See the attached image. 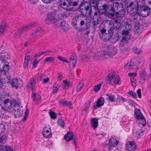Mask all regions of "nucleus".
Instances as JSON below:
<instances>
[{
  "label": "nucleus",
  "instance_id": "f257e3e1",
  "mask_svg": "<svg viewBox=\"0 0 151 151\" xmlns=\"http://www.w3.org/2000/svg\"><path fill=\"white\" fill-rule=\"evenodd\" d=\"M22 107L18 101L14 99H12L10 101V111L15 118L22 116L23 111Z\"/></svg>",
  "mask_w": 151,
  "mask_h": 151
},
{
  "label": "nucleus",
  "instance_id": "f03ea898",
  "mask_svg": "<svg viewBox=\"0 0 151 151\" xmlns=\"http://www.w3.org/2000/svg\"><path fill=\"white\" fill-rule=\"evenodd\" d=\"M112 4H109L108 5V12L106 14L111 19H114L116 18L115 14L116 11L120 8V6L123 5L122 2L119 3L118 1L120 0H109Z\"/></svg>",
  "mask_w": 151,
  "mask_h": 151
},
{
  "label": "nucleus",
  "instance_id": "7ed1b4c3",
  "mask_svg": "<svg viewBox=\"0 0 151 151\" xmlns=\"http://www.w3.org/2000/svg\"><path fill=\"white\" fill-rule=\"evenodd\" d=\"M9 63L5 60H2V65L3 69H1L0 67V79L5 75L8 76L9 70Z\"/></svg>",
  "mask_w": 151,
  "mask_h": 151
},
{
  "label": "nucleus",
  "instance_id": "20e7f679",
  "mask_svg": "<svg viewBox=\"0 0 151 151\" xmlns=\"http://www.w3.org/2000/svg\"><path fill=\"white\" fill-rule=\"evenodd\" d=\"M137 12L140 16L146 17L150 14V9L146 6H140L137 8Z\"/></svg>",
  "mask_w": 151,
  "mask_h": 151
},
{
  "label": "nucleus",
  "instance_id": "39448f33",
  "mask_svg": "<svg viewBox=\"0 0 151 151\" xmlns=\"http://www.w3.org/2000/svg\"><path fill=\"white\" fill-rule=\"evenodd\" d=\"M134 114L136 116V119H138L137 122L142 125L143 126H144L146 123V120L144 116L138 109H135Z\"/></svg>",
  "mask_w": 151,
  "mask_h": 151
},
{
  "label": "nucleus",
  "instance_id": "423d86ee",
  "mask_svg": "<svg viewBox=\"0 0 151 151\" xmlns=\"http://www.w3.org/2000/svg\"><path fill=\"white\" fill-rule=\"evenodd\" d=\"M108 80L110 84L112 86L116 84H120V79L117 77L115 73H112L108 76Z\"/></svg>",
  "mask_w": 151,
  "mask_h": 151
},
{
  "label": "nucleus",
  "instance_id": "0eeeda50",
  "mask_svg": "<svg viewBox=\"0 0 151 151\" xmlns=\"http://www.w3.org/2000/svg\"><path fill=\"white\" fill-rule=\"evenodd\" d=\"M75 19L78 23L80 22V25L81 27H83V26L84 24H85L84 25L85 27L83 28L85 29H88L90 25V21H89L88 22L87 21L85 22L83 19V17L81 16H78L76 17Z\"/></svg>",
  "mask_w": 151,
  "mask_h": 151
},
{
  "label": "nucleus",
  "instance_id": "6e6552de",
  "mask_svg": "<svg viewBox=\"0 0 151 151\" xmlns=\"http://www.w3.org/2000/svg\"><path fill=\"white\" fill-rule=\"evenodd\" d=\"M56 14L55 13H52L48 14L46 17L45 22L46 24H50L55 23L57 22Z\"/></svg>",
  "mask_w": 151,
  "mask_h": 151
},
{
  "label": "nucleus",
  "instance_id": "1a4fd4ad",
  "mask_svg": "<svg viewBox=\"0 0 151 151\" xmlns=\"http://www.w3.org/2000/svg\"><path fill=\"white\" fill-rule=\"evenodd\" d=\"M22 81L20 79H18L17 77L12 79L11 81L10 82V84L12 86L16 89L22 87Z\"/></svg>",
  "mask_w": 151,
  "mask_h": 151
},
{
  "label": "nucleus",
  "instance_id": "9d476101",
  "mask_svg": "<svg viewBox=\"0 0 151 151\" xmlns=\"http://www.w3.org/2000/svg\"><path fill=\"white\" fill-rule=\"evenodd\" d=\"M43 136L46 138H50L52 136L50 127L49 125H46L43 129L42 132Z\"/></svg>",
  "mask_w": 151,
  "mask_h": 151
},
{
  "label": "nucleus",
  "instance_id": "9b49d317",
  "mask_svg": "<svg viewBox=\"0 0 151 151\" xmlns=\"http://www.w3.org/2000/svg\"><path fill=\"white\" fill-rule=\"evenodd\" d=\"M106 53L105 51H103L101 52H97L94 53L93 55V58L94 60H97L98 59H101L103 58H106V57L105 56Z\"/></svg>",
  "mask_w": 151,
  "mask_h": 151
},
{
  "label": "nucleus",
  "instance_id": "f8f14e48",
  "mask_svg": "<svg viewBox=\"0 0 151 151\" xmlns=\"http://www.w3.org/2000/svg\"><path fill=\"white\" fill-rule=\"evenodd\" d=\"M106 53L105 54V56L107 57L108 55H109L112 56L117 53V50L115 47L110 46L108 47V50L106 51Z\"/></svg>",
  "mask_w": 151,
  "mask_h": 151
},
{
  "label": "nucleus",
  "instance_id": "ddd939ff",
  "mask_svg": "<svg viewBox=\"0 0 151 151\" xmlns=\"http://www.w3.org/2000/svg\"><path fill=\"white\" fill-rule=\"evenodd\" d=\"M3 101V102H1L0 104L2 109L6 112H9V99H6Z\"/></svg>",
  "mask_w": 151,
  "mask_h": 151
},
{
  "label": "nucleus",
  "instance_id": "4468645a",
  "mask_svg": "<svg viewBox=\"0 0 151 151\" xmlns=\"http://www.w3.org/2000/svg\"><path fill=\"white\" fill-rule=\"evenodd\" d=\"M137 149V145L134 142H129L126 144L127 151H135Z\"/></svg>",
  "mask_w": 151,
  "mask_h": 151
},
{
  "label": "nucleus",
  "instance_id": "2eb2a0df",
  "mask_svg": "<svg viewBox=\"0 0 151 151\" xmlns=\"http://www.w3.org/2000/svg\"><path fill=\"white\" fill-rule=\"evenodd\" d=\"M32 97L33 101L36 103L39 104L41 103V97L36 93L35 90H32Z\"/></svg>",
  "mask_w": 151,
  "mask_h": 151
},
{
  "label": "nucleus",
  "instance_id": "dca6fc26",
  "mask_svg": "<svg viewBox=\"0 0 151 151\" xmlns=\"http://www.w3.org/2000/svg\"><path fill=\"white\" fill-rule=\"evenodd\" d=\"M119 9V11L115 13L116 17H122L125 16V14L126 13L125 10L124 8V5L123 4L122 6H120Z\"/></svg>",
  "mask_w": 151,
  "mask_h": 151
},
{
  "label": "nucleus",
  "instance_id": "f3484780",
  "mask_svg": "<svg viewBox=\"0 0 151 151\" xmlns=\"http://www.w3.org/2000/svg\"><path fill=\"white\" fill-rule=\"evenodd\" d=\"M103 25L101 24L99 25V35L100 38L104 40L106 39L105 35H106V29L104 28H102Z\"/></svg>",
  "mask_w": 151,
  "mask_h": 151
},
{
  "label": "nucleus",
  "instance_id": "a211bd4d",
  "mask_svg": "<svg viewBox=\"0 0 151 151\" xmlns=\"http://www.w3.org/2000/svg\"><path fill=\"white\" fill-rule=\"evenodd\" d=\"M109 24L111 25L113 24V28L116 30L121 29L122 27V25L120 22H118L117 19L114 20L113 22L110 21L109 23Z\"/></svg>",
  "mask_w": 151,
  "mask_h": 151
},
{
  "label": "nucleus",
  "instance_id": "6ab92c4d",
  "mask_svg": "<svg viewBox=\"0 0 151 151\" xmlns=\"http://www.w3.org/2000/svg\"><path fill=\"white\" fill-rule=\"evenodd\" d=\"M104 100L103 98L101 97L95 103L93 106V108L96 109L103 105L104 104Z\"/></svg>",
  "mask_w": 151,
  "mask_h": 151
},
{
  "label": "nucleus",
  "instance_id": "aec40b11",
  "mask_svg": "<svg viewBox=\"0 0 151 151\" xmlns=\"http://www.w3.org/2000/svg\"><path fill=\"white\" fill-rule=\"evenodd\" d=\"M76 56H71L68 61L69 67L73 68L76 65Z\"/></svg>",
  "mask_w": 151,
  "mask_h": 151
},
{
  "label": "nucleus",
  "instance_id": "412c9836",
  "mask_svg": "<svg viewBox=\"0 0 151 151\" xmlns=\"http://www.w3.org/2000/svg\"><path fill=\"white\" fill-rule=\"evenodd\" d=\"M139 76L140 78L141 82L144 83L146 80L145 78L147 76V74L145 70L140 71L139 73Z\"/></svg>",
  "mask_w": 151,
  "mask_h": 151
},
{
  "label": "nucleus",
  "instance_id": "4be33fe9",
  "mask_svg": "<svg viewBox=\"0 0 151 151\" xmlns=\"http://www.w3.org/2000/svg\"><path fill=\"white\" fill-rule=\"evenodd\" d=\"M109 145L113 147H116L117 146L118 142L117 141L115 136H112L109 139Z\"/></svg>",
  "mask_w": 151,
  "mask_h": 151
},
{
  "label": "nucleus",
  "instance_id": "5701e85b",
  "mask_svg": "<svg viewBox=\"0 0 151 151\" xmlns=\"http://www.w3.org/2000/svg\"><path fill=\"white\" fill-rule=\"evenodd\" d=\"M130 0H124V3L125 5H127V8L129 9H130L132 11L134 9L135 6L133 2H130L129 4L128 3L130 2Z\"/></svg>",
  "mask_w": 151,
  "mask_h": 151
},
{
  "label": "nucleus",
  "instance_id": "b1692460",
  "mask_svg": "<svg viewBox=\"0 0 151 151\" xmlns=\"http://www.w3.org/2000/svg\"><path fill=\"white\" fill-rule=\"evenodd\" d=\"M59 103L61 105L67 106L70 109L72 108V103L70 101L62 100L59 101Z\"/></svg>",
  "mask_w": 151,
  "mask_h": 151
},
{
  "label": "nucleus",
  "instance_id": "393cba45",
  "mask_svg": "<svg viewBox=\"0 0 151 151\" xmlns=\"http://www.w3.org/2000/svg\"><path fill=\"white\" fill-rule=\"evenodd\" d=\"M74 136L73 135V133L70 131L68 132L64 136L65 139L67 142H68L70 140H72V139H74Z\"/></svg>",
  "mask_w": 151,
  "mask_h": 151
},
{
  "label": "nucleus",
  "instance_id": "a878e982",
  "mask_svg": "<svg viewBox=\"0 0 151 151\" xmlns=\"http://www.w3.org/2000/svg\"><path fill=\"white\" fill-rule=\"evenodd\" d=\"M85 10L86 11V12L88 13V14L90 17H91L92 15H93V13L91 8V5L90 4H89L85 8Z\"/></svg>",
  "mask_w": 151,
  "mask_h": 151
},
{
  "label": "nucleus",
  "instance_id": "bb28decb",
  "mask_svg": "<svg viewBox=\"0 0 151 151\" xmlns=\"http://www.w3.org/2000/svg\"><path fill=\"white\" fill-rule=\"evenodd\" d=\"M36 82L33 78H31L27 85V87L28 88H32V90L34 89V87L36 84Z\"/></svg>",
  "mask_w": 151,
  "mask_h": 151
},
{
  "label": "nucleus",
  "instance_id": "cd10ccee",
  "mask_svg": "<svg viewBox=\"0 0 151 151\" xmlns=\"http://www.w3.org/2000/svg\"><path fill=\"white\" fill-rule=\"evenodd\" d=\"M98 118H93L91 120V127L94 129H96L98 126Z\"/></svg>",
  "mask_w": 151,
  "mask_h": 151
},
{
  "label": "nucleus",
  "instance_id": "c85d7f7f",
  "mask_svg": "<svg viewBox=\"0 0 151 151\" xmlns=\"http://www.w3.org/2000/svg\"><path fill=\"white\" fill-rule=\"evenodd\" d=\"M30 57L29 55L26 54L24 59V68L25 69H27L29 64V62L30 60Z\"/></svg>",
  "mask_w": 151,
  "mask_h": 151
},
{
  "label": "nucleus",
  "instance_id": "c756f323",
  "mask_svg": "<svg viewBox=\"0 0 151 151\" xmlns=\"http://www.w3.org/2000/svg\"><path fill=\"white\" fill-rule=\"evenodd\" d=\"M91 18L94 20L99 21L100 19V12L97 11L94 12L93 14L92 15Z\"/></svg>",
  "mask_w": 151,
  "mask_h": 151
},
{
  "label": "nucleus",
  "instance_id": "7c9ffc66",
  "mask_svg": "<svg viewBox=\"0 0 151 151\" xmlns=\"http://www.w3.org/2000/svg\"><path fill=\"white\" fill-rule=\"evenodd\" d=\"M106 95L107 96L106 99L113 102L115 101L116 97L115 95L111 94H106Z\"/></svg>",
  "mask_w": 151,
  "mask_h": 151
},
{
  "label": "nucleus",
  "instance_id": "2f4dec72",
  "mask_svg": "<svg viewBox=\"0 0 151 151\" xmlns=\"http://www.w3.org/2000/svg\"><path fill=\"white\" fill-rule=\"evenodd\" d=\"M63 88L66 89L68 88L71 86L72 83L66 80H63Z\"/></svg>",
  "mask_w": 151,
  "mask_h": 151
},
{
  "label": "nucleus",
  "instance_id": "473e14b6",
  "mask_svg": "<svg viewBox=\"0 0 151 151\" xmlns=\"http://www.w3.org/2000/svg\"><path fill=\"white\" fill-rule=\"evenodd\" d=\"M134 65V63L132 61L129 62L124 65V68L126 70H129L132 68Z\"/></svg>",
  "mask_w": 151,
  "mask_h": 151
},
{
  "label": "nucleus",
  "instance_id": "72a5a7b5",
  "mask_svg": "<svg viewBox=\"0 0 151 151\" xmlns=\"http://www.w3.org/2000/svg\"><path fill=\"white\" fill-rule=\"evenodd\" d=\"M131 19L133 22L136 24H138L141 20V16L140 15H136V17L131 18Z\"/></svg>",
  "mask_w": 151,
  "mask_h": 151
},
{
  "label": "nucleus",
  "instance_id": "f704fd0d",
  "mask_svg": "<svg viewBox=\"0 0 151 151\" xmlns=\"http://www.w3.org/2000/svg\"><path fill=\"white\" fill-rule=\"evenodd\" d=\"M59 4L61 7L66 10H71L72 9H71L69 8V7L65 2H63V3H60Z\"/></svg>",
  "mask_w": 151,
  "mask_h": 151
},
{
  "label": "nucleus",
  "instance_id": "c9c22d12",
  "mask_svg": "<svg viewBox=\"0 0 151 151\" xmlns=\"http://www.w3.org/2000/svg\"><path fill=\"white\" fill-rule=\"evenodd\" d=\"M101 12L102 14H104L106 12H108V5H105L102 6L101 8Z\"/></svg>",
  "mask_w": 151,
  "mask_h": 151
},
{
  "label": "nucleus",
  "instance_id": "e433bc0d",
  "mask_svg": "<svg viewBox=\"0 0 151 151\" xmlns=\"http://www.w3.org/2000/svg\"><path fill=\"white\" fill-rule=\"evenodd\" d=\"M8 76H6V75H5L0 79V81L3 84L4 83H8L9 82L8 77Z\"/></svg>",
  "mask_w": 151,
  "mask_h": 151
},
{
  "label": "nucleus",
  "instance_id": "4c0bfd02",
  "mask_svg": "<svg viewBox=\"0 0 151 151\" xmlns=\"http://www.w3.org/2000/svg\"><path fill=\"white\" fill-rule=\"evenodd\" d=\"M60 28L64 31H66L68 29V27L67 24L65 22H62L61 23Z\"/></svg>",
  "mask_w": 151,
  "mask_h": 151
},
{
  "label": "nucleus",
  "instance_id": "58836bf2",
  "mask_svg": "<svg viewBox=\"0 0 151 151\" xmlns=\"http://www.w3.org/2000/svg\"><path fill=\"white\" fill-rule=\"evenodd\" d=\"M54 57L50 56L45 58L44 60L46 62L53 63L54 61Z\"/></svg>",
  "mask_w": 151,
  "mask_h": 151
},
{
  "label": "nucleus",
  "instance_id": "ea45409f",
  "mask_svg": "<svg viewBox=\"0 0 151 151\" xmlns=\"http://www.w3.org/2000/svg\"><path fill=\"white\" fill-rule=\"evenodd\" d=\"M90 101H88L86 103L84 108L83 109V111H85L86 112H88V109L90 106Z\"/></svg>",
  "mask_w": 151,
  "mask_h": 151
},
{
  "label": "nucleus",
  "instance_id": "a19ab883",
  "mask_svg": "<svg viewBox=\"0 0 151 151\" xmlns=\"http://www.w3.org/2000/svg\"><path fill=\"white\" fill-rule=\"evenodd\" d=\"M117 100L119 102L123 103L126 101V99L124 98L119 95L117 96Z\"/></svg>",
  "mask_w": 151,
  "mask_h": 151
},
{
  "label": "nucleus",
  "instance_id": "79ce46f5",
  "mask_svg": "<svg viewBox=\"0 0 151 151\" xmlns=\"http://www.w3.org/2000/svg\"><path fill=\"white\" fill-rule=\"evenodd\" d=\"M83 86V82L81 81L79 83L77 86L76 90L77 91L79 92Z\"/></svg>",
  "mask_w": 151,
  "mask_h": 151
},
{
  "label": "nucleus",
  "instance_id": "37998d69",
  "mask_svg": "<svg viewBox=\"0 0 151 151\" xmlns=\"http://www.w3.org/2000/svg\"><path fill=\"white\" fill-rule=\"evenodd\" d=\"M110 145L106 143L103 144V147L105 151H110L111 149Z\"/></svg>",
  "mask_w": 151,
  "mask_h": 151
},
{
  "label": "nucleus",
  "instance_id": "c03bdc74",
  "mask_svg": "<svg viewBox=\"0 0 151 151\" xmlns=\"http://www.w3.org/2000/svg\"><path fill=\"white\" fill-rule=\"evenodd\" d=\"M35 25V24L34 23H32L29 24H27L25 25V26L27 30H28Z\"/></svg>",
  "mask_w": 151,
  "mask_h": 151
},
{
  "label": "nucleus",
  "instance_id": "a18cd8bd",
  "mask_svg": "<svg viewBox=\"0 0 151 151\" xmlns=\"http://www.w3.org/2000/svg\"><path fill=\"white\" fill-rule=\"evenodd\" d=\"M50 116L51 119H55L56 118L57 115L54 112L50 111L49 112Z\"/></svg>",
  "mask_w": 151,
  "mask_h": 151
},
{
  "label": "nucleus",
  "instance_id": "49530a36",
  "mask_svg": "<svg viewBox=\"0 0 151 151\" xmlns=\"http://www.w3.org/2000/svg\"><path fill=\"white\" fill-rule=\"evenodd\" d=\"M127 38L125 36H123L122 38L120 41V44L123 45L127 42Z\"/></svg>",
  "mask_w": 151,
  "mask_h": 151
},
{
  "label": "nucleus",
  "instance_id": "de8ad7c7",
  "mask_svg": "<svg viewBox=\"0 0 151 151\" xmlns=\"http://www.w3.org/2000/svg\"><path fill=\"white\" fill-rule=\"evenodd\" d=\"M145 0H136L137 6H141V5L145 4Z\"/></svg>",
  "mask_w": 151,
  "mask_h": 151
},
{
  "label": "nucleus",
  "instance_id": "09e8293b",
  "mask_svg": "<svg viewBox=\"0 0 151 151\" xmlns=\"http://www.w3.org/2000/svg\"><path fill=\"white\" fill-rule=\"evenodd\" d=\"M81 59L83 62L87 61L89 60L88 56L86 55H82L81 56Z\"/></svg>",
  "mask_w": 151,
  "mask_h": 151
},
{
  "label": "nucleus",
  "instance_id": "8fccbe9b",
  "mask_svg": "<svg viewBox=\"0 0 151 151\" xmlns=\"http://www.w3.org/2000/svg\"><path fill=\"white\" fill-rule=\"evenodd\" d=\"M122 23L123 24L124 23V25H132L131 20L127 19H124L122 22Z\"/></svg>",
  "mask_w": 151,
  "mask_h": 151
},
{
  "label": "nucleus",
  "instance_id": "3c124183",
  "mask_svg": "<svg viewBox=\"0 0 151 151\" xmlns=\"http://www.w3.org/2000/svg\"><path fill=\"white\" fill-rule=\"evenodd\" d=\"M58 124L62 127H64L65 123L64 120L61 119H59L58 121Z\"/></svg>",
  "mask_w": 151,
  "mask_h": 151
},
{
  "label": "nucleus",
  "instance_id": "603ef678",
  "mask_svg": "<svg viewBox=\"0 0 151 151\" xmlns=\"http://www.w3.org/2000/svg\"><path fill=\"white\" fill-rule=\"evenodd\" d=\"M9 147H7L6 146L4 147L2 146L1 145L0 146V151H9Z\"/></svg>",
  "mask_w": 151,
  "mask_h": 151
},
{
  "label": "nucleus",
  "instance_id": "864d4df0",
  "mask_svg": "<svg viewBox=\"0 0 151 151\" xmlns=\"http://www.w3.org/2000/svg\"><path fill=\"white\" fill-rule=\"evenodd\" d=\"M114 29L113 27H111L108 30L109 35L110 37H111L113 35L114 32Z\"/></svg>",
  "mask_w": 151,
  "mask_h": 151
},
{
  "label": "nucleus",
  "instance_id": "5fc2aeb1",
  "mask_svg": "<svg viewBox=\"0 0 151 151\" xmlns=\"http://www.w3.org/2000/svg\"><path fill=\"white\" fill-rule=\"evenodd\" d=\"M101 86V84H99L97 85H96L95 86L94 88V91L95 92H98L100 89Z\"/></svg>",
  "mask_w": 151,
  "mask_h": 151
},
{
  "label": "nucleus",
  "instance_id": "6e6d98bb",
  "mask_svg": "<svg viewBox=\"0 0 151 151\" xmlns=\"http://www.w3.org/2000/svg\"><path fill=\"white\" fill-rule=\"evenodd\" d=\"M57 58L62 61L68 63V61L64 57H62L60 56H58L57 57Z\"/></svg>",
  "mask_w": 151,
  "mask_h": 151
},
{
  "label": "nucleus",
  "instance_id": "4d7b16f0",
  "mask_svg": "<svg viewBox=\"0 0 151 151\" xmlns=\"http://www.w3.org/2000/svg\"><path fill=\"white\" fill-rule=\"evenodd\" d=\"M138 14H139L137 12V10L136 12H134L130 13L129 14V15L131 17V18L136 17V15H138Z\"/></svg>",
  "mask_w": 151,
  "mask_h": 151
},
{
  "label": "nucleus",
  "instance_id": "13d9d810",
  "mask_svg": "<svg viewBox=\"0 0 151 151\" xmlns=\"http://www.w3.org/2000/svg\"><path fill=\"white\" fill-rule=\"evenodd\" d=\"M133 52L136 54H139L141 52V50L138 49L137 47H134L133 48Z\"/></svg>",
  "mask_w": 151,
  "mask_h": 151
},
{
  "label": "nucleus",
  "instance_id": "bf43d9fd",
  "mask_svg": "<svg viewBox=\"0 0 151 151\" xmlns=\"http://www.w3.org/2000/svg\"><path fill=\"white\" fill-rule=\"evenodd\" d=\"M5 30V26L4 25L1 24L0 26V33H3Z\"/></svg>",
  "mask_w": 151,
  "mask_h": 151
},
{
  "label": "nucleus",
  "instance_id": "052dcab7",
  "mask_svg": "<svg viewBox=\"0 0 151 151\" xmlns=\"http://www.w3.org/2000/svg\"><path fill=\"white\" fill-rule=\"evenodd\" d=\"M5 142V139L3 137H0V146H3L2 145H3Z\"/></svg>",
  "mask_w": 151,
  "mask_h": 151
},
{
  "label": "nucleus",
  "instance_id": "680f3d73",
  "mask_svg": "<svg viewBox=\"0 0 151 151\" xmlns=\"http://www.w3.org/2000/svg\"><path fill=\"white\" fill-rule=\"evenodd\" d=\"M22 32V31L20 30V29H19L17 33L15 34L14 37H19L21 35V33Z\"/></svg>",
  "mask_w": 151,
  "mask_h": 151
},
{
  "label": "nucleus",
  "instance_id": "e2e57ef3",
  "mask_svg": "<svg viewBox=\"0 0 151 151\" xmlns=\"http://www.w3.org/2000/svg\"><path fill=\"white\" fill-rule=\"evenodd\" d=\"M128 94L134 98H137V95L135 93L131 91L128 92Z\"/></svg>",
  "mask_w": 151,
  "mask_h": 151
},
{
  "label": "nucleus",
  "instance_id": "0e129e2a",
  "mask_svg": "<svg viewBox=\"0 0 151 151\" xmlns=\"http://www.w3.org/2000/svg\"><path fill=\"white\" fill-rule=\"evenodd\" d=\"M19 29H20V30L22 32L28 31L25 25L19 28Z\"/></svg>",
  "mask_w": 151,
  "mask_h": 151
},
{
  "label": "nucleus",
  "instance_id": "69168bd1",
  "mask_svg": "<svg viewBox=\"0 0 151 151\" xmlns=\"http://www.w3.org/2000/svg\"><path fill=\"white\" fill-rule=\"evenodd\" d=\"M124 27H125V29L126 30H129L132 28V25H124Z\"/></svg>",
  "mask_w": 151,
  "mask_h": 151
},
{
  "label": "nucleus",
  "instance_id": "338daca9",
  "mask_svg": "<svg viewBox=\"0 0 151 151\" xmlns=\"http://www.w3.org/2000/svg\"><path fill=\"white\" fill-rule=\"evenodd\" d=\"M39 62L37 60L35 59L32 63L33 66L35 67H36L37 65Z\"/></svg>",
  "mask_w": 151,
  "mask_h": 151
},
{
  "label": "nucleus",
  "instance_id": "774afa93",
  "mask_svg": "<svg viewBox=\"0 0 151 151\" xmlns=\"http://www.w3.org/2000/svg\"><path fill=\"white\" fill-rule=\"evenodd\" d=\"M44 74H40L37 76V79L39 81H41L42 78L44 77Z\"/></svg>",
  "mask_w": 151,
  "mask_h": 151
}]
</instances>
